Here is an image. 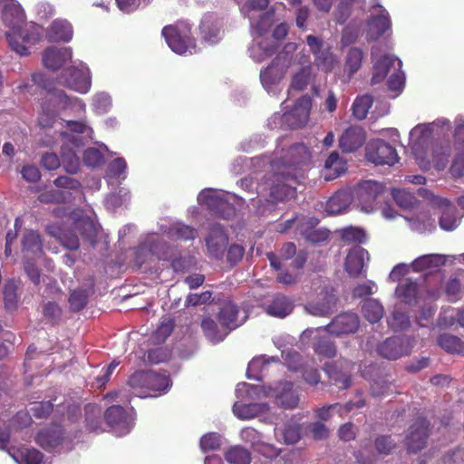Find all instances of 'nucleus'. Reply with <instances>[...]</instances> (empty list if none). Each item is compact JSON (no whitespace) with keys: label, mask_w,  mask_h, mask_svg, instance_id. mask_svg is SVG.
<instances>
[{"label":"nucleus","mask_w":464,"mask_h":464,"mask_svg":"<svg viewBox=\"0 0 464 464\" xmlns=\"http://www.w3.org/2000/svg\"><path fill=\"white\" fill-rule=\"evenodd\" d=\"M370 25L375 31V35L372 39L380 38L387 30L391 29L392 22L389 13L384 10L380 15L373 16Z\"/></svg>","instance_id":"obj_47"},{"label":"nucleus","mask_w":464,"mask_h":464,"mask_svg":"<svg viewBox=\"0 0 464 464\" xmlns=\"http://www.w3.org/2000/svg\"><path fill=\"white\" fill-rule=\"evenodd\" d=\"M437 344L448 353H463L464 343L458 335L443 334L437 337Z\"/></svg>","instance_id":"obj_35"},{"label":"nucleus","mask_w":464,"mask_h":464,"mask_svg":"<svg viewBox=\"0 0 464 464\" xmlns=\"http://www.w3.org/2000/svg\"><path fill=\"white\" fill-rule=\"evenodd\" d=\"M330 332L324 328L306 329L304 338H312V347L315 354L324 358H334L337 354V346L333 341Z\"/></svg>","instance_id":"obj_7"},{"label":"nucleus","mask_w":464,"mask_h":464,"mask_svg":"<svg viewBox=\"0 0 464 464\" xmlns=\"http://www.w3.org/2000/svg\"><path fill=\"white\" fill-rule=\"evenodd\" d=\"M17 289L18 285L14 280H9L5 285L3 295L5 300V307L7 310H14L17 307Z\"/></svg>","instance_id":"obj_48"},{"label":"nucleus","mask_w":464,"mask_h":464,"mask_svg":"<svg viewBox=\"0 0 464 464\" xmlns=\"http://www.w3.org/2000/svg\"><path fill=\"white\" fill-rule=\"evenodd\" d=\"M401 68L396 65L395 69H392V73L388 79V87L392 92H401L404 87V76L400 73Z\"/></svg>","instance_id":"obj_62"},{"label":"nucleus","mask_w":464,"mask_h":464,"mask_svg":"<svg viewBox=\"0 0 464 464\" xmlns=\"http://www.w3.org/2000/svg\"><path fill=\"white\" fill-rule=\"evenodd\" d=\"M365 158L375 165H394L400 159L396 149L382 139L372 140L367 143Z\"/></svg>","instance_id":"obj_4"},{"label":"nucleus","mask_w":464,"mask_h":464,"mask_svg":"<svg viewBox=\"0 0 464 464\" xmlns=\"http://www.w3.org/2000/svg\"><path fill=\"white\" fill-rule=\"evenodd\" d=\"M245 248L243 246H240V244H231L230 246L227 248V261L230 265V266H235L237 264L240 263L244 255H245Z\"/></svg>","instance_id":"obj_59"},{"label":"nucleus","mask_w":464,"mask_h":464,"mask_svg":"<svg viewBox=\"0 0 464 464\" xmlns=\"http://www.w3.org/2000/svg\"><path fill=\"white\" fill-rule=\"evenodd\" d=\"M72 55L71 48H57L52 45L43 52V63L45 67L50 68V70H59L67 60H71Z\"/></svg>","instance_id":"obj_21"},{"label":"nucleus","mask_w":464,"mask_h":464,"mask_svg":"<svg viewBox=\"0 0 464 464\" xmlns=\"http://www.w3.org/2000/svg\"><path fill=\"white\" fill-rule=\"evenodd\" d=\"M198 202L204 204L213 215L228 219L235 213V208L228 199L215 189H203L198 194Z\"/></svg>","instance_id":"obj_8"},{"label":"nucleus","mask_w":464,"mask_h":464,"mask_svg":"<svg viewBox=\"0 0 464 464\" xmlns=\"http://www.w3.org/2000/svg\"><path fill=\"white\" fill-rule=\"evenodd\" d=\"M312 109V99L309 95H303L299 98L292 111L288 114H285V117L287 121H289L291 127L299 128L305 126L309 114Z\"/></svg>","instance_id":"obj_17"},{"label":"nucleus","mask_w":464,"mask_h":464,"mask_svg":"<svg viewBox=\"0 0 464 464\" xmlns=\"http://www.w3.org/2000/svg\"><path fill=\"white\" fill-rule=\"evenodd\" d=\"M360 325L358 315L354 313H343L335 316L326 330L333 335L350 334V333L357 332Z\"/></svg>","instance_id":"obj_15"},{"label":"nucleus","mask_w":464,"mask_h":464,"mask_svg":"<svg viewBox=\"0 0 464 464\" xmlns=\"http://www.w3.org/2000/svg\"><path fill=\"white\" fill-rule=\"evenodd\" d=\"M64 440V429L61 424H51L37 432L36 443L45 451H53L56 447L62 445Z\"/></svg>","instance_id":"obj_16"},{"label":"nucleus","mask_w":464,"mask_h":464,"mask_svg":"<svg viewBox=\"0 0 464 464\" xmlns=\"http://www.w3.org/2000/svg\"><path fill=\"white\" fill-rule=\"evenodd\" d=\"M201 330L204 335L212 343H219L225 339L222 326L219 328L217 322L210 316H205L200 322Z\"/></svg>","instance_id":"obj_36"},{"label":"nucleus","mask_w":464,"mask_h":464,"mask_svg":"<svg viewBox=\"0 0 464 464\" xmlns=\"http://www.w3.org/2000/svg\"><path fill=\"white\" fill-rule=\"evenodd\" d=\"M61 163L65 171L77 172L80 169V159L72 149H68L66 146L62 147Z\"/></svg>","instance_id":"obj_44"},{"label":"nucleus","mask_w":464,"mask_h":464,"mask_svg":"<svg viewBox=\"0 0 464 464\" xmlns=\"http://www.w3.org/2000/svg\"><path fill=\"white\" fill-rule=\"evenodd\" d=\"M73 36V28L67 20H54L48 31L49 42H70Z\"/></svg>","instance_id":"obj_26"},{"label":"nucleus","mask_w":464,"mask_h":464,"mask_svg":"<svg viewBox=\"0 0 464 464\" xmlns=\"http://www.w3.org/2000/svg\"><path fill=\"white\" fill-rule=\"evenodd\" d=\"M311 65L301 67L300 70L293 76L291 81V87L295 90L305 89L309 83V80L311 79Z\"/></svg>","instance_id":"obj_49"},{"label":"nucleus","mask_w":464,"mask_h":464,"mask_svg":"<svg viewBox=\"0 0 464 464\" xmlns=\"http://www.w3.org/2000/svg\"><path fill=\"white\" fill-rule=\"evenodd\" d=\"M294 303L285 295H276L266 307V313L273 316L285 317L291 314Z\"/></svg>","instance_id":"obj_31"},{"label":"nucleus","mask_w":464,"mask_h":464,"mask_svg":"<svg viewBox=\"0 0 464 464\" xmlns=\"http://www.w3.org/2000/svg\"><path fill=\"white\" fill-rule=\"evenodd\" d=\"M88 294L86 290L78 288L70 294L69 304L70 309L72 311H80L84 309L87 304Z\"/></svg>","instance_id":"obj_52"},{"label":"nucleus","mask_w":464,"mask_h":464,"mask_svg":"<svg viewBox=\"0 0 464 464\" xmlns=\"http://www.w3.org/2000/svg\"><path fill=\"white\" fill-rule=\"evenodd\" d=\"M286 53H280L271 63L260 72V79L264 86L269 87L278 82L284 74V67H287Z\"/></svg>","instance_id":"obj_18"},{"label":"nucleus","mask_w":464,"mask_h":464,"mask_svg":"<svg viewBox=\"0 0 464 464\" xmlns=\"http://www.w3.org/2000/svg\"><path fill=\"white\" fill-rule=\"evenodd\" d=\"M286 443H295L300 439V426L296 423H285L281 429H277Z\"/></svg>","instance_id":"obj_57"},{"label":"nucleus","mask_w":464,"mask_h":464,"mask_svg":"<svg viewBox=\"0 0 464 464\" xmlns=\"http://www.w3.org/2000/svg\"><path fill=\"white\" fill-rule=\"evenodd\" d=\"M358 398L355 401H347L343 406L340 403L329 404V406H324L316 411L317 417L320 420H327L331 417L330 411L335 409L338 411H352L354 408H363L365 405V399L362 398V392L357 393Z\"/></svg>","instance_id":"obj_30"},{"label":"nucleus","mask_w":464,"mask_h":464,"mask_svg":"<svg viewBox=\"0 0 464 464\" xmlns=\"http://www.w3.org/2000/svg\"><path fill=\"white\" fill-rule=\"evenodd\" d=\"M22 251L25 254H37L43 253V239L42 237L35 230H27L22 238Z\"/></svg>","instance_id":"obj_33"},{"label":"nucleus","mask_w":464,"mask_h":464,"mask_svg":"<svg viewBox=\"0 0 464 464\" xmlns=\"http://www.w3.org/2000/svg\"><path fill=\"white\" fill-rule=\"evenodd\" d=\"M205 241L208 255L216 259H222L228 245V234H227L222 225H212Z\"/></svg>","instance_id":"obj_14"},{"label":"nucleus","mask_w":464,"mask_h":464,"mask_svg":"<svg viewBox=\"0 0 464 464\" xmlns=\"http://www.w3.org/2000/svg\"><path fill=\"white\" fill-rule=\"evenodd\" d=\"M62 313L60 305L57 303H53V301H48L43 309L44 318L52 324H57L61 321Z\"/></svg>","instance_id":"obj_56"},{"label":"nucleus","mask_w":464,"mask_h":464,"mask_svg":"<svg viewBox=\"0 0 464 464\" xmlns=\"http://www.w3.org/2000/svg\"><path fill=\"white\" fill-rule=\"evenodd\" d=\"M225 459L230 464H250L251 452L242 446H232L226 451Z\"/></svg>","instance_id":"obj_42"},{"label":"nucleus","mask_w":464,"mask_h":464,"mask_svg":"<svg viewBox=\"0 0 464 464\" xmlns=\"http://www.w3.org/2000/svg\"><path fill=\"white\" fill-rule=\"evenodd\" d=\"M104 418L114 430H121L123 433L130 432L129 417L125 408L111 406L106 409Z\"/></svg>","instance_id":"obj_23"},{"label":"nucleus","mask_w":464,"mask_h":464,"mask_svg":"<svg viewBox=\"0 0 464 464\" xmlns=\"http://www.w3.org/2000/svg\"><path fill=\"white\" fill-rule=\"evenodd\" d=\"M169 236L176 240H193L197 237L198 231L189 225L175 224L169 227Z\"/></svg>","instance_id":"obj_43"},{"label":"nucleus","mask_w":464,"mask_h":464,"mask_svg":"<svg viewBox=\"0 0 464 464\" xmlns=\"http://www.w3.org/2000/svg\"><path fill=\"white\" fill-rule=\"evenodd\" d=\"M366 139L362 127L350 126L339 138V147L343 152H353L362 146Z\"/></svg>","instance_id":"obj_19"},{"label":"nucleus","mask_w":464,"mask_h":464,"mask_svg":"<svg viewBox=\"0 0 464 464\" xmlns=\"http://www.w3.org/2000/svg\"><path fill=\"white\" fill-rule=\"evenodd\" d=\"M47 231L53 237H56L60 243L70 250H77L80 247V240L76 234V230H64L60 227H55V225H52V227H47Z\"/></svg>","instance_id":"obj_29"},{"label":"nucleus","mask_w":464,"mask_h":464,"mask_svg":"<svg viewBox=\"0 0 464 464\" xmlns=\"http://www.w3.org/2000/svg\"><path fill=\"white\" fill-rule=\"evenodd\" d=\"M5 35L11 49L20 55H27L29 53L26 44H35L42 38V35L34 29V25L28 27L25 22L24 24H20L14 33H6Z\"/></svg>","instance_id":"obj_6"},{"label":"nucleus","mask_w":464,"mask_h":464,"mask_svg":"<svg viewBox=\"0 0 464 464\" xmlns=\"http://www.w3.org/2000/svg\"><path fill=\"white\" fill-rule=\"evenodd\" d=\"M430 422L425 417H418L410 426V433L406 437L405 445L409 452H418L427 445Z\"/></svg>","instance_id":"obj_13"},{"label":"nucleus","mask_w":464,"mask_h":464,"mask_svg":"<svg viewBox=\"0 0 464 464\" xmlns=\"http://www.w3.org/2000/svg\"><path fill=\"white\" fill-rule=\"evenodd\" d=\"M385 190L382 183L377 180H362L358 183L353 191V198L357 199L363 211L371 212L375 207L378 197Z\"/></svg>","instance_id":"obj_5"},{"label":"nucleus","mask_w":464,"mask_h":464,"mask_svg":"<svg viewBox=\"0 0 464 464\" xmlns=\"http://www.w3.org/2000/svg\"><path fill=\"white\" fill-rule=\"evenodd\" d=\"M13 458L18 464H44V454L34 448L19 449Z\"/></svg>","instance_id":"obj_40"},{"label":"nucleus","mask_w":464,"mask_h":464,"mask_svg":"<svg viewBox=\"0 0 464 464\" xmlns=\"http://www.w3.org/2000/svg\"><path fill=\"white\" fill-rule=\"evenodd\" d=\"M456 324V314L454 309L448 308L444 309L438 315L437 326L439 327H450Z\"/></svg>","instance_id":"obj_64"},{"label":"nucleus","mask_w":464,"mask_h":464,"mask_svg":"<svg viewBox=\"0 0 464 464\" xmlns=\"http://www.w3.org/2000/svg\"><path fill=\"white\" fill-rule=\"evenodd\" d=\"M396 447V442L389 435H380L374 440V448L380 455H390Z\"/></svg>","instance_id":"obj_50"},{"label":"nucleus","mask_w":464,"mask_h":464,"mask_svg":"<svg viewBox=\"0 0 464 464\" xmlns=\"http://www.w3.org/2000/svg\"><path fill=\"white\" fill-rule=\"evenodd\" d=\"M392 196L401 208H414V207L419 203L417 197L406 189H392Z\"/></svg>","instance_id":"obj_46"},{"label":"nucleus","mask_w":464,"mask_h":464,"mask_svg":"<svg viewBox=\"0 0 464 464\" xmlns=\"http://www.w3.org/2000/svg\"><path fill=\"white\" fill-rule=\"evenodd\" d=\"M217 319L224 331L225 338L229 333L242 325L247 319L246 314L240 317V308L233 300L224 302L217 314Z\"/></svg>","instance_id":"obj_11"},{"label":"nucleus","mask_w":464,"mask_h":464,"mask_svg":"<svg viewBox=\"0 0 464 464\" xmlns=\"http://www.w3.org/2000/svg\"><path fill=\"white\" fill-rule=\"evenodd\" d=\"M413 346V339L406 337V335H397V337H390L382 342L377 352L381 357L388 360H398L401 355L411 353Z\"/></svg>","instance_id":"obj_10"},{"label":"nucleus","mask_w":464,"mask_h":464,"mask_svg":"<svg viewBox=\"0 0 464 464\" xmlns=\"http://www.w3.org/2000/svg\"><path fill=\"white\" fill-rule=\"evenodd\" d=\"M2 18L9 27V33H14L24 23L25 14L20 4L11 3L4 6Z\"/></svg>","instance_id":"obj_24"},{"label":"nucleus","mask_w":464,"mask_h":464,"mask_svg":"<svg viewBox=\"0 0 464 464\" xmlns=\"http://www.w3.org/2000/svg\"><path fill=\"white\" fill-rule=\"evenodd\" d=\"M401 67V62L398 57L392 56V54H383L373 63V72L372 74L371 83L382 82L388 76L389 72H392V69L396 67Z\"/></svg>","instance_id":"obj_22"},{"label":"nucleus","mask_w":464,"mask_h":464,"mask_svg":"<svg viewBox=\"0 0 464 464\" xmlns=\"http://www.w3.org/2000/svg\"><path fill=\"white\" fill-rule=\"evenodd\" d=\"M457 208L455 206L447 205L441 211L439 218V225L446 231H452L458 227L459 220L457 216Z\"/></svg>","instance_id":"obj_41"},{"label":"nucleus","mask_w":464,"mask_h":464,"mask_svg":"<svg viewBox=\"0 0 464 464\" xmlns=\"http://www.w3.org/2000/svg\"><path fill=\"white\" fill-rule=\"evenodd\" d=\"M277 404L284 408H296L299 403V396L294 391H285L277 395Z\"/></svg>","instance_id":"obj_60"},{"label":"nucleus","mask_w":464,"mask_h":464,"mask_svg":"<svg viewBox=\"0 0 464 464\" xmlns=\"http://www.w3.org/2000/svg\"><path fill=\"white\" fill-rule=\"evenodd\" d=\"M372 95H358V97L354 99L352 105V112L353 117L357 118L359 121H362V119L366 118L368 111L370 108H372Z\"/></svg>","instance_id":"obj_37"},{"label":"nucleus","mask_w":464,"mask_h":464,"mask_svg":"<svg viewBox=\"0 0 464 464\" xmlns=\"http://www.w3.org/2000/svg\"><path fill=\"white\" fill-rule=\"evenodd\" d=\"M419 287L417 282L407 280L399 284L395 289L397 297L407 304H416Z\"/></svg>","instance_id":"obj_32"},{"label":"nucleus","mask_w":464,"mask_h":464,"mask_svg":"<svg viewBox=\"0 0 464 464\" xmlns=\"http://www.w3.org/2000/svg\"><path fill=\"white\" fill-rule=\"evenodd\" d=\"M346 170V162L340 157L339 152L333 151L324 160L325 180H334Z\"/></svg>","instance_id":"obj_28"},{"label":"nucleus","mask_w":464,"mask_h":464,"mask_svg":"<svg viewBox=\"0 0 464 464\" xmlns=\"http://www.w3.org/2000/svg\"><path fill=\"white\" fill-rule=\"evenodd\" d=\"M83 162L91 168H97L104 162V156L97 148H88L83 153Z\"/></svg>","instance_id":"obj_55"},{"label":"nucleus","mask_w":464,"mask_h":464,"mask_svg":"<svg viewBox=\"0 0 464 464\" xmlns=\"http://www.w3.org/2000/svg\"><path fill=\"white\" fill-rule=\"evenodd\" d=\"M312 158L304 143H295L291 145L285 151L282 150V154L276 162L278 169L284 168L285 170L296 173V180L299 177H303L301 173V165L307 164Z\"/></svg>","instance_id":"obj_3"},{"label":"nucleus","mask_w":464,"mask_h":464,"mask_svg":"<svg viewBox=\"0 0 464 464\" xmlns=\"http://www.w3.org/2000/svg\"><path fill=\"white\" fill-rule=\"evenodd\" d=\"M61 82L69 89L86 93L92 87V75L89 69L67 67L61 74Z\"/></svg>","instance_id":"obj_12"},{"label":"nucleus","mask_w":464,"mask_h":464,"mask_svg":"<svg viewBox=\"0 0 464 464\" xmlns=\"http://www.w3.org/2000/svg\"><path fill=\"white\" fill-rule=\"evenodd\" d=\"M446 262V256L431 253L430 255L418 256L411 263L410 266L414 272H424L427 269L439 268V266H445Z\"/></svg>","instance_id":"obj_27"},{"label":"nucleus","mask_w":464,"mask_h":464,"mask_svg":"<svg viewBox=\"0 0 464 464\" xmlns=\"http://www.w3.org/2000/svg\"><path fill=\"white\" fill-rule=\"evenodd\" d=\"M220 445V436L216 432L207 433L200 439V446L203 451L219 449Z\"/></svg>","instance_id":"obj_61"},{"label":"nucleus","mask_w":464,"mask_h":464,"mask_svg":"<svg viewBox=\"0 0 464 464\" xmlns=\"http://www.w3.org/2000/svg\"><path fill=\"white\" fill-rule=\"evenodd\" d=\"M161 34L169 48L178 54L193 53L197 48L191 28L186 23L165 25Z\"/></svg>","instance_id":"obj_2"},{"label":"nucleus","mask_w":464,"mask_h":464,"mask_svg":"<svg viewBox=\"0 0 464 464\" xmlns=\"http://www.w3.org/2000/svg\"><path fill=\"white\" fill-rule=\"evenodd\" d=\"M333 54L331 53L329 48L324 50V47L320 49V53L314 59V64L317 67H321L325 71L331 70L333 66Z\"/></svg>","instance_id":"obj_63"},{"label":"nucleus","mask_w":464,"mask_h":464,"mask_svg":"<svg viewBox=\"0 0 464 464\" xmlns=\"http://www.w3.org/2000/svg\"><path fill=\"white\" fill-rule=\"evenodd\" d=\"M340 236L343 241L347 242H363L365 234L362 228L348 227L340 231Z\"/></svg>","instance_id":"obj_58"},{"label":"nucleus","mask_w":464,"mask_h":464,"mask_svg":"<svg viewBox=\"0 0 464 464\" xmlns=\"http://www.w3.org/2000/svg\"><path fill=\"white\" fill-rule=\"evenodd\" d=\"M367 256L368 250L362 248V246H356L349 251L344 263L345 270L349 276H358L361 275Z\"/></svg>","instance_id":"obj_25"},{"label":"nucleus","mask_w":464,"mask_h":464,"mask_svg":"<svg viewBox=\"0 0 464 464\" xmlns=\"http://www.w3.org/2000/svg\"><path fill=\"white\" fill-rule=\"evenodd\" d=\"M130 386L139 392L142 398L145 396H159L168 392L171 385V380L168 373H159L148 370L147 372H136L129 377Z\"/></svg>","instance_id":"obj_1"},{"label":"nucleus","mask_w":464,"mask_h":464,"mask_svg":"<svg viewBox=\"0 0 464 464\" xmlns=\"http://www.w3.org/2000/svg\"><path fill=\"white\" fill-rule=\"evenodd\" d=\"M175 327V321L172 318L163 319L154 332V337L158 342H165L171 334Z\"/></svg>","instance_id":"obj_54"},{"label":"nucleus","mask_w":464,"mask_h":464,"mask_svg":"<svg viewBox=\"0 0 464 464\" xmlns=\"http://www.w3.org/2000/svg\"><path fill=\"white\" fill-rule=\"evenodd\" d=\"M85 429L90 432H102V410L93 404L85 406Z\"/></svg>","instance_id":"obj_34"},{"label":"nucleus","mask_w":464,"mask_h":464,"mask_svg":"<svg viewBox=\"0 0 464 464\" xmlns=\"http://www.w3.org/2000/svg\"><path fill=\"white\" fill-rule=\"evenodd\" d=\"M274 185L270 189V196L276 200H285L295 197L296 194V173H290L282 168L273 174Z\"/></svg>","instance_id":"obj_9"},{"label":"nucleus","mask_w":464,"mask_h":464,"mask_svg":"<svg viewBox=\"0 0 464 464\" xmlns=\"http://www.w3.org/2000/svg\"><path fill=\"white\" fill-rule=\"evenodd\" d=\"M328 375L334 385L339 389H348L352 385L353 380L350 373L338 372L335 366H331L328 369Z\"/></svg>","instance_id":"obj_51"},{"label":"nucleus","mask_w":464,"mask_h":464,"mask_svg":"<svg viewBox=\"0 0 464 464\" xmlns=\"http://www.w3.org/2000/svg\"><path fill=\"white\" fill-rule=\"evenodd\" d=\"M384 310L380 301L367 299L362 304V314L372 324L380 322Z\"/></svg>","instance_id":"obj_39"},{"label":"nucleus","mask_w":464,"mask_h":464,"mask_svg":"<svg viewBox=\"0 0 464 464\" xmlns=\"http://www.w3.org/2000/svg\"><path fill=\"white\" fill-rule=\"evenodd\" d=\"M354 199V192L350 188L338 189L331 196L325 205L329 215H339L347 211Z\"/></svg>","instance_id":"obj_20"},{"label":"nucleus","mask_w":464,"mask_h":464,"mask_svg":"<svg viewBox=\"0 0 464 464\" xmlns=\"http://www.w3.org/2000/svg\"><path fill=\"white\" fill-rule=\"evenodd\" d=\"M73 228L92 246L96 244L97 230L93 221L90 218H79L74 222Z\"/></svg>","instance_id":"obj_38"},{"label":"nucleus","mask_w":464,"mask_h":464,"mask_svg":"<svg viewBox=\"0 0 464 464\" xmlns=\"http://www.w3.org/2000/svg\"><path fill=\"white\" fill-rule=\"evenodd\" d=\"M362 59L363 52L362 48L352 47L349 49L344 62V67L349 74L355 73L361 68Z\"/></svg>","instance_id":"obj_45"},{"label":"nucleus","mask_w":464,"mask_h":464,"mask_svg":"<svg viewBox=\"0 0 464 464\" xmlns=\"http://www.w3.org/2000/svg\"><path fill=\"white\" fill-rule=\"evenodd\" d=\"M302 235L306 241L318 244V242L329 240L330 230H327V228H306L302 232Z\"/></svg>","instance_id":"obj_53"}]
</instances>
